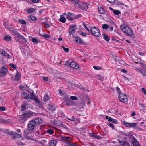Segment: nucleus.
Listing matches in <instances>:
<instances>
[{"instance_id": "nucleus-1", "label": "nucleus", "mask_w": 146, "mask_h": 146, "mask_svg": "<svg viewBox=\"0 0 146 146\" xmlns=\"http://www.w3.org/2000/svg\"><path fill=\"white\" fill-rule=\"evenodd\" d=\"M120 28L122 31L127 35L131 36L133 35V32L131 29L128 26L125 25H122L120 26Z\"/></svg>"}, {"instance_id": "nucleus-2", "label": "nucleus", "mask_w": 146, "mask_h": 146, "mask_svg": "<svg viewBox=\"0 0 146 146\" xmlns=\"http://www.w3.org/2000/svg\"><path fill=\"white\" fill-rule=\"evenodd\" d=\"M142 66V68H135V71L141 74L144 77H146V65L143 63H140Z\"/></svg>"}, {"instance_id": "nucleus-3", "label": "nucleus", "mask_w": 146, "mask_h": 146, "mask_svg": "<svg viewBox=\"0 0 146 146\" xmlns=\"http://www.w3.org/2000/svg\"><path fill=\"white\" fill-rule=\"evenodd\" d=\"M91 33L96 37H99L100 35V33L99 29L96 27H92L90 28Z\"/></svg>"}, {"instance_id": "nucleus-4", "label": "nucleus", "mask_w": 146, "mask_h": 146, "mask_svg": "<svg viewBox=\"0 0 146 146\" xmlns=\"http://www.w3.org/2000/svg\"><path fill=\"white\" fill-rule=\"evenodd\" d=\"M64 100L65 103V104L67 106H70L74 105L76 104V103L75 102H74V101L70 100L69 99L68 96L64 98Z\"/></svg>"}, {"instance_id": "nucleus-5", "label": "nucleus", "mask_w": 146, "mask_h": 146, "mask_svg": "<svg viewBox=\"0 0 146 146\" xmlns=\"http://www.w3.org/2000/svg\"><path fill=\"white\" fill-rule=\"evenodd\" d=\"M118 98L120 101L123 102H127L128 99L125 94L120 93L119 94Z\"/></svg>"}, {"instance_id": "nucleus-6", "label": "nucleus", "mask_w": 146, "mask_h": 146, "mask_svg": "<svg viewBox=\"0 0 146 146\" xmlns=\"http://www.w3.org/2000/svg\"><path fill=\"white\" fill-rule=\"evenodd\" d=\"M60 141L65 142L68 145V143L70 141H71L72 140V139L69 137L62 136H61L60 137Z\"/></svg>"}, {"instance_id": "nucleus-7", "label": "nucleus", "mask_w": 146, "mask_h": 146, "mask_svg": "<svg viewBox=\"0 0 146 146\" xmlns=\"http://www.w3.org/2000/svg\"><path fill=\"white\" fill-rule=\"evenodd\" d=\"M123 124L125 126L128 127H130L135 128L136 127L137 124L135 123H129L127 122H125V121H123Z\"/></svg>"}, {"instance_id": "nucleus-8", "label": "nucleus", "mask_w": 146, "mask_h": 146, "mask_svg": "<svg viewBox=\"0 0 146 146\" xmlns=\"http://www.w3.org/2000/svg\"><path fill=\"white\" fill-rule=\"evenodd\" d=\"M36 125L35 123L32 120L30 121L28 124V129L30 131H33L34 129V127Z\"/></svg>"}, {"instance_id": "nucleus-9", "label": "nucleus", "mask_w": 146, "mask_h": 146, "mask_svg": "<svg viewBox=\"0 0 146 146\" xmlns=\"http://www.w3.org/2000/svg\"><path fill=\"white\" fill-rule=\"evenodd\" d=\"M76 29L77 27L76 25H70L68 30L69 35H71L74 34L75 33V30Z\"/></svg>"}, {"instance_id": "nucleus-10", "label": "nucleus", "mask_w": 146, "mask_h": 146, "mask_svg": "<svg viewBox=\"0 0 146 146\" xmlns=\"http://www.w3.org/2000/svg\"><path fill=\"white\" fill-rule=\"evenodd\" d=\"M89 4L83 2L80 3L78 4V7L79 8H80L82 10H84L85 9H88V6Z\"/></svg>"}, {"instance_id": "nucleus-11", "label": "nucleus", "mask_w": 146, "mask_h": 146, "mask_svg": "<svg viewBox=\"0 0 146 146\" xmlns=\"http://www.w3.org/2000/svg\"><path fill=\"white\" fill-rule=\"evenodd\" d=\"M54 124L56 126H60L61 127L66 129L67 126L64 125L63 123L60 121L58 120L54 121Z\"/></svg>"}, {"instance_id": "nucleus-12", "label": "nucleus", "mask_w": 146, "mask_h": 146, "mask_svg": "<svg viewBox=\"0 0 146 146\" xmlns=\"http://www.w3.org/2000/svg\"><path fill=\"white\" fill-rule=\"evenodd\" d=\"M7 69L5 67H3L0 69V77H3L5 76L6 74Z\"/></svg>"}, {"instance_id": "nucleus-13", "label": "nucleus", "mask_w": 146, "mask_h": 146, "mask_svg": "<svg viewBox=\"0 0 146 146\" xmlns=\"http://www.w3.org/2000/svg\"><path fill=\"white\" fill-rule=\"evenodd\" d=\"M66 17L69 21H73L74 20V14L72 13L68 12L67 14L66 15Z\"/></svg>"}, {"instance_id": "nucleus-14", "label": "nucleus", "mask_w": 146, "mask_h": 146, "mask_svg": "<svg viewBox=\"0 0 146 146\" xmlns=\"http://www.w3.org/2000/svg\"><path fill=\"white\" fill-rule=\"evenodd\" d=\"M29 99L32 100L33 99L36 102H37L38 101L37 98L35 96L33 92H31L30 94V96H29Z\"/></svg>"}, {"instance_id": "nucleus-15", "label": "nucleus", "mask_w": 146, "mask_h": 146, "mask_svg": "<svg viewBox=\"0 0 146 146\" xmlns=\"http://www.w3.org/2000/svg\"><path fill=\"white\" fill-rule=\"evenodd\" d=\"M13 33H14V35L19 39H22L23 40H24L25 39V38L23 36L21 35L19 33L13 31Z\"/></svg>"}, {"instance_id": "nucleus-16", "label": "nucleus", "mask_w": 146, "mask_h": 146, "mask_svg": "<svg viewBox=\"0 0 146 146\" xmlns=\"http://www.w3.org/2000/svg\"><path fill=\"white\" fill-rule=\"evenodd\" d=\"M132 141L133 146H141L138 141L134 137L132 139Z\"/></svg>"}, {"instance_id": "nucleus-17", "label": "nucleus", "mask_w": 146, "mask_h": 146, "mask_svg": "<svg viewBox=\"0 0 146 146\" xmlns=\"http://www.w3.org/2000/svg\"><path fill=\"white\" fill-rule=\"evenodd\" d=\"M70 66L73 68L77 69L79 67L78 65L76 62H72L70 63Z\"/></svg>"}, {"instance_id": "nucleus-18", "label": "nucleus", "mask_w": 146, "mask_h": 146, "mask_svg": "<svg viewBox=\"0 0 146 146\" xmlns=\"http://www.w3.org/2000/svg\"><path fill=\"white\" fill-rule=\"evenodd\" d=\"M33 120L35 123L36 125L38 124L41 123L43 122V120L40 118H35Z\"/></svg>"}, {"instance_id": "nucleus-19", "label": "nucleus", "mask_w": 146, "mask_h": 146, "mask_svg": "<svg viewBox=\"0 0 146 146\" xmlns=\"http://www.w3.org/2000/svg\"><path fill=\"white\" fill-rule=\"evenodd\" d=\"M119 143L122 146H130L129 143L126 141H119Z\"/></svg>"}, {"instance_id": "nucleus-20", "label": "nucleus", "mask_w": 146, "mask_h": 146, "mask_svg": "<svg viewBox=\"0 0 146 146\" xmlns=\"http://www.w3.org/2000/svg\"><path fill=\"white\" fill-rule=\"evenodd\" d=\"M19 120L20 121H25L27 120V117L25 113L21 115L20 117Z\"/></svg>"}, {"instance_id": "nucleus-21", "label": "nucleus", "mask_w": 146, "mask_h": 146, "mask_svg": "<svg viewBox=\"0 0 146 146\" xmlns=\"http://www.w3.org/2000/svg\"><path fill=\"white\" fill-rule=\"evenodd\" d=\"M48 109L52 111H55L56 109V108L54 105L53 104H49L48 106Z\"/></svg>"}, {"instance_id": "nucleus-22", "label": "nucleus", "mask_w": 146, "mask_h": 146, "mask_svg": "<svg viewBox=\"0 0 146 146\" xmlns=\"http://www.w3.org/2000/svg\"><path fill=\"white\" fill-rule=\"evenodd\" d=\"M21 95L23 98L25 99H28L29 98V94L26 92L22 93Z\"/></svg>"}, {"instance_id": "nucleus-23", "label": "nucleus", "mask_w": 146, "mask_h": 146, "mask_svg": "<svg viewBox=\"0 0 146 146\" xmlns=\"http://www.w3.org/2000/svg\"><path fill=\"white\" fill-rule=\"evenodd\" d=\"M89 136L92 138L94 137L98 139H99L101 138V137L99 135H95L93 133H90Z\"/></svg>"}, {"instance_id": "nucleus-24", "label": "nucleus", "mask_w": 146, "mask_h": 146, "mask_svg": "<svg viewBox=\"0 0 146 146\" xmlns=\"http://www.w3.org/2000/svg\"><path fill=\"white\" fill-rule=\"evenodd\" d=\"M21 76V74L18 72L17 70V72L16 73V74L15 76V80L17 81H18L19 80Z\"/></svg>"}, {"instance_id": "nucleus-25", "label": "nucleus", "mask_w": 146, "mask_h": 146, "mask_svg": "<svg viewBox=\"0 0 146 146\" xmlns=\"http://www.w3.org/2000/svg\"><path fill=\"white\" fill-rule=\"evenodd\" d=\"M57 143V141L55 140H52L49 144V146H56Z\"/></svg>"}, {"instance_id": "nucleus-26", "label": "nucleus", "mask_w": 146, "mask_h": 146, "mask_svg": "<svg viewBox=\"0 0 146 146\" xmlns=\"http://www.w3.org/2000/svg\"><path fill=\"white\" fill-rule=\"evenodd\" d=\"M29 20H31L32 21H35L37 19V18L35 16L33 15H31L28 17Z\"/></svg>"}, {"instance_id": "nucleus-27", "label": "nucleus", "mask_w": 146, "mask_h": 146, "mask_svg": "<svg viewBox=\"0 0 146 146\" xmlns=\"http://www.w3.org/2000/svg\"><path fill=\"white\" fill-rule=\"evenodd\" d=\"M2 54L7 57V59H9L10 58V55L7 53L5 51L3 50L2 52Z\"/></svg>"}, {"instance_id": "nucleus-28", "label": "nucleus", "mask_w": 146, "mask_h": 146, "mask_svg": "<svg viewBox=\"0 0 146 146\" xmlns=\"http://www.w3.org/2000/svg\"><path fill=\"white\" fill-rule=\"evenodd\" d=\"M98 10L99 12L101 14H104L105 13V11L102 7H98Z\"/></svg>"}, {"instance_id": "nucleus-29", "label": "nucleus", "mask_w": 146, "mask_h": 146, "mask_svg": "<svg viewBox=\"0 0 146 146\" xmlns=\"http://www.w3.org/2000/svg\"><path fill=\"white\" fill-rule=\"evenodd\" d=\"M103 35L104 37V39L107 41H109L110 40L109 37L106 34L104 33L103 34Z\"/></svg>"}, {"instance_id": "nucleus-30", "label": "nucleus", "mask_w": 146, "mask_h": 146, "mask_svg": "<svg viewBox=\"0 0 146 146\" xmlns=\"http://www.w3.org/2000/svg\"><path fill=\"white\" fill-rule=\"evenodd\" d=\"M22 137V135L16 132H15V133L13 139H15L16 138H21Z\"/></svg>"}, {"instance_id": "nucleus-31", "label": "nucleus", "mask_w": 146, "mask_h": 146, "mask_svg": "<svg viewBox=\"0 0 146 146\" xmlns=\"http://www.w3.org/2000/svg\"><path fill=\"white\" fill-rule=\"evenodd\" d=\"M34 113L31 111H29L26 113H25L27 118V117H29L33 115Z\"/></svg>"}, {"instance_id": "nucleus-32", "label": "nucleus", "mask_w": 146, "mask_h": 146, "mask_svg": "<svg viewBox=\"0 0 146 146\" xmlns=\"http://www.w3.org/2000/svg\"><path fill=\"white\" fill-rule=\"evenodd\" d=\"M70 120L72 121H77L78 122H80V120L77 118L75 116H72L70 118Z\"/></svg>"}, {"instance_id": "nucleus-33", "label": "nucleus", "mask_w": 146, "mask_h": 146, "mask_svg": "<svg viewBox=\"0 0 146 146\" xmlns=\"http://www.w3.org/2000/svg\"><path fill=\"white\" fill-rule=\"evenodd\" d=\"M35 10L34 8H31L29 9H28L26 10L27 13H31L34 12Z\"/></svg>"}, {"instance_id": "nucleus-34", "label": "nucleus", "mask_w": 146, "mask_h": 146, "mask_svg": "<svg viewBox=\"0 0 146 146\" xmlns=\"http://www.w3.org/2000/svg\"><path fill=\"white\" fill-rule=\"evenodd\" d=\"M40 36L42 37L46 38H50L51 37V36L50 35L46 33L42 35H40Z\"/></svg>"}, {"instance_id": "nucleus-35", "label": "nucleus", "mask_w": 146, "mask_h": 146, "mask_svg": "<svg viewBox=\"0 0 146 146\" xmlns=\"http://www.w3.org/2000/svg\"><path fill=\"white\" fill-rule=\"evenodd\" d=\"M97 78L99 80L103 81L104 80V78L102 75H98L96 76Z\"/></svg>"}, {"instance_id": "nucleus-36", "label": "nucleus", "mask_w": 146, "mask_h": 146, "mask_svg": "<svg viewBox=\"0 0 146 146\" xmlns=\"http://www.w3.org/2000/svg\"><path fill=\"white\" fill-rule=\"evenodd\" d=\"M140 109L142 111H144L146 110V107L143 104H141L140 106Z\"/></svg>"}, {"instance_id": "nucleus-37", "label": "nucleus", "mask_w": 146, "mask_h": 146, "mask_svg": "<svg viewBox=\"0 0 146 146\" xmlns=\"http://www.w3.org/2000/svg\"><path fill=\"white\" fill-rule=\"evenodd\" d=\"M74 40L75 42H77L79 44H81L82 42V40L81 39L77 37L75 38Z\"/></svg>"}, {"instance_id": "nucleus-38", "label": "nucleus", "mask_w": 146, "mask_h": 146, "mask_svg": "<svg viewBox=\"0 0 146 146\" xmlns=\"http://www.w3.org/2000/svg\"><path fill=\"white\" fill-rule=\"evenodd\" d=\"M46 132L47 133L50 134H52L54 133V130L53 129H51L47 130Z\"/></svg>"}, {"instance_id": "nucleus-39", "label": "nucleus", "mask_w": 146, "mask_h": 146, "mask_svg": "<svg viewBox=\"0 0 146 146\" xmlns=\"http://www.w3.org/2000/svg\"><path fill=\"white\" fill-rule=\"evenodd\" d=\"M71 1L74 5L80 3V1L79 0H71Z\"/></svg>"}, {"instance_id": "nucleus-40", "label": "nucleus", "mask_w": 146, "mask_h": 146, "mask_svg": "<svg viewBox=\"0 0 146 146\" xmlns=\"http://www.w3.org/2000/svg\"><path fill=\"white\" fill-rule=\"evenodd\" d=\"M59 21L63 23H65L66 21V18L64 17H61L60 18Z\"/></svg>"}, {"instance_id": "nucleus-41", "label": "nucleus", "mask_w": 146, "mask_h": 146, "mask_svg": "<svg viewBox=\"0 0 146 146\" xmlns=\"http://www.w3.org/2000/svg\"><path fill=\"white\" fill-rule=\"evenodd\" d=\"M4 39L6 41H10L11 40V38L10 36L9 35H6L4 37Z\"/></svg>"}, {"instance_id": "nucleus-42", "label": "nucleus", "mask_w": 146, "mask_h": 146, "mask_svg": "<svg viewBox=\"0 0 146 146\" xmlns=\"http://www.w3.org/2000/svg\"><path fill=\"white\" fill-rule=\"evenodd\" d=\"M31 40L33 43L35 44H36L38 43L39 42V41L37 39L35 38H32L31 39Z\"/></svg>"}, {"instance_id": "nucleus-43", "label": "nucleus", "mask_w": 146, "mask_h": 146, "mask_svg": "<svg viewBox=\"0 0 146 146\" xmlns=\"http://www.w3.org/2000/svg\"><path fill=\"white\" fill-rule=\"evenodd\" d=\"M18 21L20 23L22 24L25 25L26 23L25 21L23 19H19Z\"/></svg>"}, {"instance_id": "nucleus-44", "label": "nucleus", "mask_w": 146, "mask_h": 146, "mask_svg": "<svg viewBox=\"0 0 146 146\" xmlns=\"http://www.w3.org/2000/svg\"><path fill=\"white\" fill-rule=\"evenodd\" d=\"M49 99V96L46 94L44 96V102H46V101H47Z\"/></svg>"}, {"instance_id": "nucleus-45", "label": "nucleus", "mask_w": 146, "mask_h": 146, "mask_svg": "<svg viewBox=\"0 0 146 146\" xmlns=\"http://www.w3.org/2000/svg\"><path fill=\"white\" fill-rule=\"evenodd\" d=\"M82 16V15L81 14H78L76 15H74V20L76 19H78L79 18L81 17Z\"/></svg>"}, {"instance_id": "nucleus-46", "label": "nucleus", "mask_w": 146, "mask_h": 146, "mask_svg": "<svg viewBox=\"0 0 146 146\" xmlns=\"http://www.w3.org/2000/svg\"><path fill=\"white\" fill-rule=\"evenodd\" d=\"M4 26L5 27V28H7V29H10V27L9 25H8V23H6L5 22H4L3 24Z\"/></svg>"}, {"instance_id": "nucleus-47", "label": "nucleus", "mask_w": 146, "mask_h": 146, "mask_svg": "<svg viewBox=\"0 0 146 146\" xmlns=\"http://www.w3.org/2000/svg\"><path fill=\"white\" fill-rule=\"evenodd\" d=\"M79 33L80 35H81L83 36L86 37V34L83 32L81 31H80L79 32Z\"/></svg>"}, {"instance_id": "nucleus-48", "label": "nucleus", "mask_w": 146, "mask_h": 146, "mask_svg": "<svg viewBox=\"0 0 146 146\" xmlns=\"http://www.w3.org/2000/svg\"><path fill=\"white\" fill-rule=\"evenodd\" d=\"M1 123L4 124H8L9 123V122L7 120H5L3 119H1Z\"/></svg>"}, {"instance_id": "nucleus-49", "label": "nucleus", "mask_w": 146, "mask_h": 146, "mask_svg": "<svg viewBox=\"0 0 146 146\" xmlns=\"http://www.w3.org/2000/svg\"><path fill=\"white\" fill-rule=\"evenodd\" d=\"M113 13H114L116 15H118L119 14H120L121 13L120 11L118 10H116L114 11Z\"/></svg>"}, {"instance_id": "nucleus-50", "label": "nucleus", "mask_w": 146, "mask_h": 146, "mask_svg": "<svg viewBox=\"0 0 146 146\" xmlns=\"http://www.w3.org/2000/svg\"><path fill=\"white\" fill-rule=\"evenodd\" d=\"M15 132H13V131H9L8 132V133L9 134L11 135L12 137L13 138L14 137V134H15Z\"/></svg>"}, {"instance_id": "nucleus-51", "label": "nucleus", "mask_w": 146, "mask_h": 146, "mask_svg": "<svg viewBox=\"0 0 146 146\" xmlns=\"http://www.w3.org/2000/svg\"><path fill=\"white\" fill-rule=\"evenodd\" d=\"M85 100L87 101L88 102H87V104H89L90 103V100L88 96H86L85 98Z\"/></svg>"}, {"instance_id": "nucleus-52", "label": "nucleus", "mask_w": 146, "mask_h": 146, "mask_svg": "<svg viewBox=\"0 0 146 146\" xmlns=\"http://www.w3.org/2000/svg\"><path fill=\"white\" fill-rule=\"evenodd\" d=\"M10 66L14 68V69H16V65L12 63H11L9 64Z\"/></svg>"}, {"instance_id": "nucleus-53", "label": "nucleus", "mask_w": 146, "mask_h": 146, "mask_svg": "<svg viewBox=\"0 0 146 146\" xmlns=\"http://www.w3.org/2000/svg\"><path fill=\"white\" fill-rule=\"evenodd\" d=\"M70 98L72 100H76L78 99L77 97L74 96H71L70 97Z\"/></svg>"}, {"instance_id": "nucleus-54", "label": "nucleus", "mask_w": 146, "mask_h": 146, "mask_svg": "<svg viewBox=\"0 0 146 146\" xmlns=\"http://www.w3.org/2000/svg\"><path fill=\"white\" fill-rule=\"evenodd\" d=\"M30 131L29 129H26L24 131V133L25 134L27 135L30 133Z\"/></svg>"}, {"instance_id": "nucleus-55", "label": "nucleus", "mask_w": 146, "mask_h": 146, "mask_svg": "<svg viewBox=\"0 0 146 146\" xmlns=\"http://www.w3.org/2000/svg\"><path fill=\"white\" fill-rule=\"evenodd\" d=\"M108 25L107 24H104L102 26V28L103 29H106L107 28H108Z\"/></svg>"}, {"instance_id": "nucleus-56", "label": "nucleus", "mask_w": 146, "mask_h": 146, "mask_svg": "<svg viewBox=\"0 0 146 146\" xmlns=\"http://www.w3.org/2000/svg\"><path fill=\"white\" fill-rule=\"evenodd\" d=\"M26 106L25 105H22L21 106V111H24L26 110Z\"/></svg>"}, {"instance_id": "nucleus-57", "label": "nucleus", "mask_w": 146, "mask_h": 146, "mask_svg": "<svg viewBox=\"0 0 146 146\" xmlns=\"http://www.w3.org/2000/svg\"><path fill=\"white\" fill-rule=\"evenodd\" d=\"M116 90L117 93L118 94H119L120 93H122L120 91L119 88L118 87H117Z\"/></svg>"}, {"instance_id": "nucleus-58", "label": "nucleus", "mask_w": 146, "mask_h": 146, "mask_svg": "<svg viewBox=\"0 0 146 146\" xmlns=\"http://www.w3.org/2000/svg\"><path fill=\"white\" fill-rule=\"evenodd\" d=\"M6 110V108L5 107L0 106V111H5Z\"/></svg>"}, {"instance_id": "nucleus-59", "label": "nucleus", "mask_w": 146, "mask_h": 146, "mask_svg": "<svg viewBox=\"0 0 146 146\" xmlns=\"http://www.w3.org/2000/svg\"><path fill=\"white\" fill-rule=\"evenodd\" d=\"M17 145L19 146H21V145H23L24 144L23 143L19 141L17 142Z\"/></svg>"}, {"instance_id": "nucleus-60", "label": "nucleus", "mask_w": 146, "mask_h": 146, "mask_svg": "<svg viewBox=\"0 0 146 146\" xmlns=\"http://www.w3.org/2000/svg\"><path fill=\"white\" fill-rule=\"evenodd\" d=\"M62 48L64 51L66 52H68L69 51V49L68 48H66L64 46H62Z\"/></svg>"}, {"instance_id": "nucleus-61", "label": "nucleus", "mask_w": 146, "mask_h": 146, "mask_svg": "<svg viewBox=\"0 0 146 146\" xmlns=\"http://www.w3.org/2000/svg\"><path fill=\"white\" fill-rule=\"evenodd\" d=\"M106 118L108 119V120L109 121L111 122L112 121L113 118L111 117H108V116H106Z\"/></svg>"}, {"instance_id": "nucleus-62", "label": "nucleus", "mask_w": 146, "mask_h": 146, "mask_svg": "<svg viewBox=\"0 0 146 146\" xmlns=\"http://www.w3.org/2000/svg\"><path fill=\"white\" fill-rule=\"evenodd\" d=\"M68 146H76L74 145V143L71 142V141H70L69 143H68Z\"/></svg>"}, {"instance_id": "nucleus-63", "label": "nucleus", "mask_w": 146, "mask_h": 146, "mask_svg": "<svg viewBox=\"0 0 146 146\" xmlns=\"http://www.w3.org/2000/svg\"><path fill=\"white\" fill-rule=\"evenodd\" d=\"M122 134L126 137H128L129 136V134L128 133L123 132L122 133Z\"/></svg>"}, {"instance_id": "nucleus-64", "label": "nucleus", "mask_w": 146, "mask_h": 146, "mask_svg": "<svg viewBox=\"0 0 146 146\" xmlns=\"http://www.w3.org/2000/svg\"><path fill=\"white\" fill-rule=\"evenodd\" d=\"M108 126L111 127L113 129H114V125L111 123H110L109 124Z\"/></svg>"}]
</instances>
